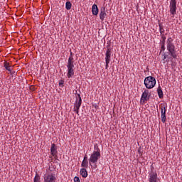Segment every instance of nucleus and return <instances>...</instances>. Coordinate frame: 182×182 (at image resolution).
I'll return each instance as SVG.
<instances>
[{"label":"nucleus","mask_w":182,"mask_h":182,"mask_svg":"<svg viewBox=\"0 0 182 182\" xmlns=\"http://www.w3.org/2000/svg\"><path fill=\"white\" fill-rule=\"evenodd\" d=\"M100 159V152L95 151L90 156L89 159V164L91 166V168H96L97 166H96V163H97V160ZM93 164H95L93 166Z\"/></svg>","instance_id":"f257e3e1"},{"label":"nucleus","mask_w":182,"mask_h":182,"mask_svg":"<svg viewBox=\"0 0 182 182\" xmlns=\"http://www.w3.org/2000/svg\"><path fill=\"white\" fill-rule=\"evenodd\" d=\"M67 68H68L67 76L68 79H70V77H73V75H75V70L73 69L75 68V65H73V58L70 57L68 58Z\"/></svg>","instance_id":"f03ea898"},{"label":"nucleus","mask_w":182,"mask_h":182,"mask_svg":"<svg viewBox=\"0 0 182 182\" xmlns=\"http://www.w3.org/2000/svg\"><path fill=\"white\" fill-rule=\"evenodd\" d=\"M144 85L146 89H153L156 86V78L151 76L145 77Z\"/></svg>","instance_id":"7ed1b4c3"},{"label":"nucleus","mask_w":182,"mask_h":182,"mask_svg":"<svg viewBox=\"0 0 182 182\" xmlns=\"http://www.w3.org/2000/svg\"><path fill=\"white\" fill-rule=\"evenodd\" d=\"M43 178L44 182H56V175L52 173H46Z\"/></svg>","instance_id":"20e7f679"},{"label":"nucleus","mask_w":182,"mask_h":182,"mask_svg":"<svg viewBox=\"0 0 182 182\" xmlns=\"http://www.w3.org/2000/svg\"><path fill=\"white\" fill-rule=\"evenodd\" d=\"M80 106H82V97H80V95H78V100L77 99L74 105V112H76L77 114L79 113Z\"/></svg>","instance_id":"39448f33"},{"label":"nucleus","mask_w":182,"mask_h":182,"mask_svg":"<svg viewBox=\"0 0 182 182\" xmlns=\"http://www.w3.org/2000/svg\"><path fill=\"white\" fill-rule=\"evenodd\" d=\"M176 4L177 2L176 1V0H171L170 12L172 15H176V11L177 9Z\"/></svg>","instance_id":"423d86ee"},{"label":"nucleus","mask_w":182,"mask_h":182,"mask_svg":"<svg viewBox=\"0 0 182 182\" xmlns=\"http://www.w3.org/2000/svg\"><path fill=\"white\" fill-rule=\"evenodd\" d=\"M149 97L150 92H149V90H145L141 97V102H146V100H149Z\"/></svg>","instance_id":"0eeeda50"},{"label":"nucleus","mask_w":182,"mask_h":182,"mask_svg":"<svg viewBox=\"0 0 182 182\" xmlns=\"http://www.w3.org/2000/svg\"><path fill=\"white\" fill-rule=\"evenodd\" d=\"M105 62L106 69H107V68H109V63H110V50H107L106 52Z\"/></svg>","instance_id":"6e6552de"},{"label":"nucleus","mask_w":182,"mask_h":182,"mask_svg":"<svg viewBox=\"0 0 182 182\" xmlns=\"http://www.w3.org/2000/svg\"><path fill=\"white\" fill-rule=\"evenodd\" d=\"M157 173L152 172L150 173L149 182H157Z\"/></svg>","instance_id":"1a4fd4ad"},{"label":"nucleus","mask_w":182,"mask_h":182,"mask_svg":"<svg viewBox=\"0 0 182 182\" xmlns=\"http://www.w3.org/2000/svg\"><path fill=\"white\" fill-rule=\"evenodd\" d=\"M92 15H95V16L98 15V14H99V8H97V5L94 4L92 6Z\"/></svg>","instance_id":"9d476101"},{"label":"nucleus","mask_w":182,"mask_h":182,"mask_svg":"<svg viewBox=\"0 0 182 182\" xmlns=\"http://www.w3.org/2000/svg\"><path fill=\"white\" fill-rule=\"evenodd\" d=\"M50 153L53 156H56V154H58V151L56 150V145H55V144H53L51 145Z\"/></svg>","instance_id":"9b49d317"},{"label":"nucleus","mask_w":182,"mask_h":182,"mask_svg":"<svg viewBox=\"0 0 182 182\" xmlns=\"http://www.w3.org/2000/svg\"><path fill=\"white\" fill-rule=\"evenodd\" d=\"M106 16L107 14L105 9L103 10H101L100 13V19H101V21H105V18H106Z\"/></svg>","instance_id":"f8f14e48"},{"label":"nucleus","mask_w":182,"mask_h":182,"mask_svg":"<svg viewBox=\"0 0 182 182\" xmlns=\"http://www.w3.org/2000/svg\"><path fill=\"white\" fill-rule=\"evenodd\" d=\"M168 50H169L172 56H174V46L173 44L169 43L168 45Z\"/></svg>","instance_id":"ddd939ff"},{"label":"nucleus","mask_w":182,"mask_h":182,"mask_svg":"<svg viewBox=\"0 0 182 182\" xmlns=\"http://www.w3.org/2000/svg\"><path fill=\"white\" fill-rule=\"evenodd\" d=\"M80 175L82 177H84V178H86V177H87V171L85 168H82L80 170Z\"/></svg>","instance_id":"4468645a"},{"label":"nucleus","mask_w":182,"mask_h":182,"mask_svg":"<svg viewBox=\"0 0 182 182\" xmlns=\"http://www.w3.org/2000/svg\"><path fill=\"white\" fill-rule=\"evenodd\" d=\"M4 67L6 69V70H9V72H11L12 70V67H11V65H9V63H5L4 64Z\"/></svg>","instance_id":"2eb2a0df"},{"label":"nucleus","mask_w":182,"mask_h":182,"mask_svg":"<svg viewBox=\"0 0 182 182\" xmlns=\"http://www.w3.org/2000/svg\"><path fill=\"white\" fill-rule=\"evenodd\" d=\"M65 8L68 11H69L72 8V4L70 1H67L65 4Z\"/></svg>","instance_id":"dca6fc26"},{"label":"nucleus","mask_w":182,"mask_h":182,"mask_svg":"<svg viewBox=\"0 0 182 182\" xmlns=\"http://www.w3.org/2000/svg\"><path fill=\"white\" fill-rule=\"evenodd\" d=\"M157 92H158L159 97L160 99H161V97H163V90H161V88H159L158 90H157Z\"/></svg>","instance_id":"f3484780"},{"label":"nucleus","mask_w":182,"mask_h":182,"mask_svg":"<svg viewBox=\"0 0 182 182\" xmlns=\"http://www.w3.org/2000/svg\"><path fill=\"white\" fill-rule=\"evenodd\" d=\"M161 115H166V107H161Z\"/></svg>","instance_id":"a211bd4d"},{"label":"nucleus","mask_w":182,"mask_h":182,"mask_svg":"<svg viewBox=\"0 0 182 182\" xmlns=\"http://www.w3.org/2000/svg\"><path fill=\"white\" fill-rule=\"evenodd\" d=\"M81 166H82V167H87V166H88L87 161H82Z\"/></svg>","instance_id":"6ab92c4d"},{"label":"nucleus","mask_w":182,"mask_h":182,"mask_svg":"<svg viewBox=\"0 0 182 182\" xmlns=\"http://www.w3.org/2000/svg\"><path fill=\"white\" fill-rule=\"evenodd\" d=\"M41 181V177L39 176L36 175L34 178V182H40Z\"/></svg>","instance_id":"aec40b11"},{"label":"nucleus","mask_w":182,"mask_h":182,"mask_svg":"<svg viewBox=\"0 0 182 182\" xmlns=\"http://www.w3.org/2000/svg\"><path fill=\"white\" fill-rule=\"evenodd\" d=\"M161 122L166 123V115H161Z\"/></svg>","instance_id":"412c9836"},{"label":"nucleus","mask_w":182,"mask_h":182,"mask_svg":"<svg viewBox=\"0 0 182 182\" xmlns=\"http://www.w3.org/2000/svg\"><path fill=\"white\" fill-rule=\"evenodd\" d=\"M74 182H80V179H79V177L75 176L74 178Z\"/></svg>","instance_id":"4be33fe9"},{"label":"nucleus","mask_w":182,"mask_h":182,"mask_svg":"<svg viewBox=\"0 0 182 182\" xmlns=\"http://www.w3.org/2000/svg\"><path fill=\"white\" fill-rule=\"evenodd\" d=\"M63 83H65L63 80L59 81V86H61V87H63Z\"/></svg>","instance_id":"5701e85b"},{"label":"nucleus","mask_w":182,"mask_h":182,"mask_svg":"<svg viewBox=\"0 0 182 182\" xmlns=\"http://www.w3.org/2000/svg\"><path fill=\"white\" fill-rule=\"evenodd\" d=\"M83 161H87V156H84Z\"/></svg>","instance_id":"b1692460"}]
</instances>
